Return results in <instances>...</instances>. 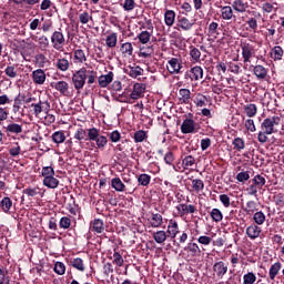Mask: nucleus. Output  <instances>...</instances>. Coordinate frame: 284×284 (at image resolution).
Wrapping results in <instances>:
<instances>
[{
	"mask_svg": "<svg viewBox=\"0 0 284 284\" xmlns=\"http://www.w3.org/2000/svg\"><path fill=\"white\" fill-rule=\"evenodd\" d=\"M88 80V69L81 68L80 70L75 71L72 75V83L74 90H83L85 87V81Z\"/></svg>",
	"mask_w": 284,
	"mask_h": 284,
	"instance_id": "f257e3e1",
	"label": "nucleus"
},
{
	"mask_svg": "<svg viewBox=\"0 0 284 284\" xmlns=\"http://www.w3.org/2000/svg\"><path fill=\"white\" fill-rule=\"evenodd\" d=\"M241 50H242L243 63H251L252 59L256 57V49L254 48L253 44H250L247 42H242Z\"/></svg>",
	"mask_w": 284,
	"mask_h": 284,
	"instance_id": "f03ea898",
	"label": "nucleus"
},
{
	"mask_svg": "<svg viewBox=\"0 0 284 284\" xmlns=\"http://www.w3.org/2000/svg\"><path fill=\"white\" fill-rule=\"evenodd\" d=\"M280 123L281 118L278 116L266 118L261 124V130L266 134H274L276 132V130H274V125H278Z\"/></svg>",
	"mask_w": 284,
	"mask_h": 284,
	"instance_id": "7ed1b4c3",
	"label": "nucleus"
},
{
	"mask_svg": "<svg viewBox=\"0 0 284 284\" xmlns=\"http://www.w3.org/2000/svg\"><path fill=\"white\" fill-rule=\"evenodd\" d=\"M51 43L53 50H57L58 52H63V45H65V36H63V32L54 31L51 34Z\"/></svg>",
	"mask_w": 284,
	"mask_h": 284,
	"instance_id": "20e7f679",
	"label": "nucleus"
},
{
	"mask_svg": "<svg viewBox=\"0 0 284 284\" xmlns=\"http://www.w3.org/2000/svg\"><path fill=\"white\" fill-rule=\"evenodd\" d=\"M182 134H196L199 132V123L192 119H185L181 124Z\"/></svg>",
	"mask_w": 284,
	"mask_h": 284,
	"instance_id": "39448f33",
	"label": "nucleus"
},
{
	"mask_svg": "<svg viewBox=\"0 0 284 284\" xmlns=\"http://www.w3.org/2000/svg\"><path fill=\"white\" fill-rule=\"evenodd\" d=\"M181 68H183V65L181 64V59L171 58L168 61L166 70L168 72H170V74H180Z\"/></svg>",
	"mask_w": 284,
	"mask_h": 284,
	"instance_id": "423d86ee",
	"label": "nucleus"
},
{
	"mask_svg": "<svg viewBox=\"0 0 284 284\" xmlns=\"http://www.w3.org/2000/svg\"><path fill=\"white\" fill-rule=\"evenodd\" d=\"M184 252H186L189 256H192V258H196L202 254L201 247L195 242L187 243L184 247Z\"/></svg>",
	"mask_w": 284,
	"mask_h": 284,
	"instance_id": "0eeeda50",
	"label": "nucleus"
},
{
	"mask_svg": "<svg viewBox=\"0 0 284 284\" xmlns=\"http://www.w3.org/2000/svg\"><path fill=\"white\" fill-rule=\"evenodd\" d=\"M31 108H33L34 116H39L41 114V112H50V102L40 101L39 103H32Z\"/></svg>",
	"mask_w": 284,
	"mask_h": 284,
	"instance_id": "6e6552de",
	"label": "nucleus"
},
{
	"mask_svg": "<svg viewBox=\"0 0 284 284\" xmlns=\"http://www.w3.org/2000/svg\"><path fill=\"white\" fill-rule=\"evenodd\" d=\"M143 94H145V84L135 83L133 85V91L130 93V99L136 101L138 99H141Z\"/></svg>",
	"mask_w": 284,
	"mask_h": 284,
	"instance_id": "1a4fd4ad",
	"label": "nucleus"
},
{
	"mask_svg": "<svg viewBox=\"0 0 284 284\" xmlns=\"http://www.w3.org/2000/svg\"><path fill=\"white\" fill-rule=\"evenodd\" d=\"M213 272L217 278H223L227 274V264L223 261L216 262L213 265Z\"/></svg>",
	"mask_w": 284,
	"mask_h": 284,
	"instance_id": "9d476101",
	"label": "nucleus"
},
{
	"mask_svg": "<svg viewBox=\"0 0 284 284\" xmlns=\"http://www.w3.org/2000/svg\"><path fill=\"white\" fill-rule=\"evenodd\" d=\"M261 232H263V230L257 224H251L246 227V235L251 241H256V239L261 236Z\"/></svg>",
	"mask_w": 284,
	"mask_h": 284,
	"instance_id": "9b49d317",
	"label": "nucleus"
},
{
	"mask_svg": "<svg viewBox=\"0 0 284 284\" xmlns=\"http://www.w3.org/2000/svg\"><path fill=\"white\" fill-rule=\"evenodd\" d=\"M31 77L36 85H43V83H45V71H43L42 69L34 70Z\"/></svg>",
	"mask_w": 284,
	"mask_h": 284,
	"instance_id": "f8f14e48",
	"label": "nucleus"
},
{
	"mask_svg": "<svg viewBox=\"0 0 284 284\" xmlns=\"http://www.w3.org/2000/svg\"><path fill=\"white\" fill-rule=\"evenodd\" d=\"M114 81V72L109 71L108 74H102L98 78L100 88H108Z\"/></svg>",
	"mask_w": 284,
	"mask_h": 284,
	"instance_id": "ddd939ff",
	"label": "nucleus"
},
{
	"mask_svg": "<svg viewBox=\"0 0 284 284\" xmlns=\"http://www.w3.org/2000/svg\"><path fill=\"white\" fill-rule=\"evenodd\" d=\"M4 132L10 135V134H21L23 132V125L17 124L14 122L9 123L7 126H3Z\"/></svg>",
	"mask_w": 284,
	"mask_h": 284,
	"instance_id": "4468645a",
	"label": "nucleus"
},
{
	"mask_svg": "<svg viewBox=\"0 0 284 284\" xmlns=\"http://www.w3.org/2000/svg\"><path fill=\"white\" fill-rule=\"evenodd\" d=\"M220 12L223 21H232L234 19V10L230 6L220 7Z\"/></svg>",
	"mask_w": 284,
	"mask_h": 284,
	"instance_id": "2eb2a0df",
	"label": "nucleus"
},
{
	"mask_svg": "<svg viewBox=\"0 0 284 284\" xmlns=\"http://www.w3.org/2000/svg\"><path fill=\"white\" fill-rule=\"evenodd\" d=\"M189 77H190L191 81H199V80L203 79V68H201L199 65L191 68L189 71Z\"/></svg>",
	"mask_w": 284,
	"mask_h": 284,
	"instance_id": "dca6fc26",
	"label": "nucleus"
},
{
	"mask_svg": "<svg viewBox=\"0 0 284 284\" xmlns=\"http://www.w3.org/2000/svg\"><path fill=\"white\" fill-rule=\"evenodd\" d=\"M166 234L171 236V239H176V234H179V223L176 220L169 221Z\"/></svg>",
	"mask_w": 284,
	"mask_h": 284,
	"instance_id": "f3484780",
	"label": "nucleus"
},
{
	"mask_svg": "<svg viewBox=\"0 0 284 284\" xmlns=\"http://www.w3.org/2000/svg\"><path fill=\"white\" fill-rule=\"evenodd\" d=\"M149 225L155 229L161 227V225H163V215L159 213H152L151 217L149 219Z\"/></svg>",
	"mask_w": 284,
	"mask_h": 284,
	"instance_id": "a211bd4d",
	"label": "nucleus"
},
{
	"mask_svg": "<svg viewBox=\"0 0 284 284\" xmlns=\"http://www.w3.org/2000/svg\"><path fill=\"white\" fill-rule=\"evenodd\" d=\"M176 210L180 212L181 216H185V214H194V212H196V207L192 204H179Z\"/></svg>",
	"mask_w": 284,
	"mask_h": 284,
	"instance_id": "6ab92c4d",
	"label": "nucleus"
},
{
	"mask_svg": "<svg viewBox=\"0 0 284 284\" xmlns=\"http://www.w3.org/2000/svg\"><path fill=\"white\" fill-rule=\"evenodd\" d=\"M253 68V74H255L256 79L263 80L267 77V69L261 64L251 65Z\"/></svg>",
	"mask_w": 284,
	"mask_h": 284,
	"instance_id": "aec40b11",
	"label": "nucleus"
},
{
	"mask_svg": "<svg viewBox=\"0 0 284 284\" xmlns=\"http://www.w3.org/2000/svg\"><path fill=\"white\" fill-rule=\"evenodd\" d=\"M232 8L233 10H235V12H240V14H243L244 12H247L248 4L243 0H234L232 3Z\"/></svg>",
	"mask_w": 284,
	"mask_h": 284,
	"instance_id": "412c9836",
	"label": "nucleus"
},
{
	"mask_svg": "<svg viewBox=\"0 0 284 284\" xmlns=\"http://www.w3.org/2000/svg\"><path fill=\"white\" fill-rule=\"evenodd\" d=\"M191 183H192L191 192L201 194V192H203V190H205V183L201 179H191Z\"/></svg>",
	"mask_w": 284,
	"mask_h": 284,
	"instance_id": "4be33fe9",
	"label": "nucleus"
},
{
	"mask_svg": "<svg viewBox=\"0 0 284 284\" xmlns=\"http://www.w3.org/2000/svg\"><path fill=\"white\" fill-rule=\"evenodd\" d=\"M90 229L92 232H95L97 234H102V232H104V230H105L103 220H101V219L93 220V222H91Z\"/></svg>",
	"mask_w": 284,
	"mask_h": 284,
	"instance_id": "5701e85b",
	"label": "nucleus"
},
{
	"mask_svg": "<svg viewBox=\"0 0 284 284\" xmlns=\"http://www.w3.org/2000/svg\"><path fill=\"white\" fill-rule=\"evenodd\" d=\"M192 100V92L190 91V89H180L179 90V101L181 103H190V101Z\"/></svg>",
	"mask_w": 284,
	"mask_h": 284,
	"instance_id": "b1692460",
	"label": "nucleus"
},
{
	"mask_svg": "<svg viewBox=\"0 0 284 284\" xmlns=\"http://www.w3.org/2000/svg\"><path fill=\"white\" fill-rule=\"evenodd\" d=\"M176 21V12L174 10H166L164 13V22L168 28H172Z\"/></svg>",
	"mask_w": 284,
	"mask_h": 284,
	"instance_id": "393cba45",
	"label": "nucleus"
},
{
	"mask_svg": "<svg viewBox=\"0 0 284 284\" xmlns=\"http://www.w3.org/2000/svg\"><path fill=\"white\" fill-rule=\"evenodd\" d=\"M43 185L44 187H49V190H57V187H59V180L54 178V175L44 178Z\"/></svg>",
	"mask_w": 284,
	"mask_h": 284,
	"instance_id": "a878e982",
	"label": "nucleus"
},
{
	"mask_svg": "<svg viewBox=\"0 0 284 284\" xmlns=\"http://www.w3.org/2000/svg\"><path fill=\"white\" fill-rule=\"evenodd\" d=\"M88 61V57H85V52L82 49H78L73 52V62L83 64Z\"/></svg>",
	"mask_w": 284,
	"mask_h": 284,
	"instance_id": "bb28decb",
	"label": "nucleus"
},
{
	"mask_svg": "<svg viewBox=\"0 0 284 284\" xmlns=\"http://www.w3.org/2000/svg\"><path fill=\"white\" fill-rule=\"evenodd\" d=\"M52 88H54V90H57L58 92H60V94H68V90H70V84H68V82L61 80L54 83V85H52Z\"/></svg>",
	"mask_w": 284,
	"mask_h": 284,
	"instance_id": "cd10ccee",
	"label": "nucleus"
},
{
	"mask_svg": "<svg viewBox=\"0 0 284 284\" xmlns=\"http://www.w3.org/2000/svg\"><path fill=\"white\" fill-rule=\"evenodd\" d=\"M282 267H283V264L281 262H275L274 264L271 265L268 271V276L271 281H274V278L278 276V272H281Z\"/></svg>",
	"mask_w": 284,
	"mask_h": 284,
	"instance_id": "c85d7f7f",
	"label": "nucleus"
},
{
	"mask_svg": "<svg viewBox=\"0 0 284 284\" xmlns=\"http://www.w3.org/2000/svg\"><path fill=\"white\" fill-rule=\"evenodd\" d=\"M168 232L165 231H156L153 233V241L158 243L159 245H163L165 241H168Z\"/></svg>",
	"mask_w": 284,
	"mask_h": 284,
	"instance_id": "c756f323",
	"label": "nucleus"
},
{
	"mask_svg": "<svg viewBox=\"0 0 284 284\" xmlns=\"http://www.w3.org/2000/svg\"><path fill=\"white\" fill-rule=\"evenodd\" d=\"M55 68L60 72H68L70 70V61L65 58H60L57 60Z\"/></svg>",
	"mask_w": 284,
	"mask_h": 284,
	"instance_id": "7c9ffc66",
	"label": "nucleus"
},
{
	"mask_svg": "<svg viewBox=\"0 0 284 284\" xmlns=\"http://www.w3.org/2000/svg\"><path fill=\"white\" fill-rule=\"evenodd\" d=\"M120 52L123 57H132L134 52V47H132V42H124L120 47Z\"/></svg>",
	"mask_w": 284,
	"mask_h": 284,
	"instance_id": "2f4dec72",
	"label": "nucleus"
},
{
	"mask_svg": "<svg viewBox=\"0 0 284 284\" xmlns=\"http://www.w3.org/2000/svg\"><path fill=\"white\" fill-rule=\"evenodd\" d=\"M111 187H113L115 192H125V184L121 181V178H113L111 180Z\"/></svg>",
	"mask_w": 284,
	"mask_h": 284,
	"instance_id": "473e14b6",
	"label": "nucleus"
},
{
	"mask_svg": "<svg viewBox=\"0 0 284 284\" xmlns=\"http://www.w3.org/2000/svg\"><path fill=\"white\" fill-rule=\"evenodd\" d=\"M283 48L281 45H276L271 50V59L273 61H281L283 59Z\"/></svg>",
	"mask_w": 284,
	"mask_h": 284,
	"instance_id": "72a5a7b5",
	"label": "nucleus"
},
{
	"mask_svg": "<svg viewBox=\"0 0 284 284\" xmlns=\"http://www.w3.org/2000/svg\"><path fill=\"white\" fill-rule=\"evenodd\" d=\"M0 210L2 212H4V214H8V212H10V210H12V200L8 196H4L0 201Z\"/></svg>",
	"mask_w": 284,
	"mask_h": 284,
	"instance_id": "f704fd0d",
	"label": "nucleus"
},
{
	"mask_svg": "<svg viewBox=\"0 0 284 284\" xmlns=\"http://www.w3.org/2000/svg\"><path fill=\"white\" fill-rule=\"evenodd\" d=\"M244 212L246 214H254V212H258V203H256V201L254 200H250L248 202H246Z\"/></svg>",
	"mask_w": 284,
	"mask_h": 284,
	"instance_id": "c9c22d12",
	"label": "nucleus"
},
{
	"mask_svg": "<svg viewBox=\"0 0 284 284\" xmlns=\"http://www.w3.org/2000/svg\"><path fill=\"white\" fill-rule=\"evenodd\" d=\"M151 181H152V176L148 173H142L138 176V183L142 187H148V185H150Z\"/></svg>",
	"mask_w": 284,
	"mask_h": 284,
	"instance_id": "e433bc0d",
	"label": "nucleus"
},
{
	"mask_svg": "<svg viewBox=\"0 0 284 284\" xmlns=\"http://www.w3.org/2000/svg\"><path fill=\"white\" fill-rule=\"evenodd\" d=\"M128 74L132 79H138V77H143V69L139 65L130 67L128 70Z\"/></svg>",
	"mask_w": 284,
	"mask_h": 284,
	"instance_id": "4c0bfd02",
	"label": "nucleus"
},
{
	"mask_svg": "<svg viewBox=\"0 0 284 284\" xmlns=\"http://www.w3.org/2000/svg\"><path fill=\"white\" fill-rule=\"evenodd\" d=\"M178 26H179V28L187 31V30H192L194 22H190V19L183 17L178 20Z\"/></svg>",
	"mask_w": 284,
	"mask_h": 284,
	"instance_id": "58836bf2",
	"label": "nucleus"
},
{
	"mask_svg": "<svg viewBox=\"0 0 284 284\" xmlns=\"http://www.w3.org/2000/svg\"><path fill=\"white\" fill-rule=\"evenodd\" d=\"M195 164L196 159H194V156L192 155H186L182 160V166L184 168V170H190V168H194Z\"/></svg>",
	"mask_w": 284,
	"mask_h": 284,
	"instance_id": "ea45409f",
	"label": "nucleus"
},
{
	"mask_svg": "<svg viewBox=\"0 0 284 284\" xmlns=\"http://www.w3.org/2000/svg\"><path fill=\"white\" fill-rule=\"evenodd\" d=\"M38 48L42 52H45V50H48V48H50V40H48V37L41 36L38 38Z\"/></svg>",
	"mask_w": 284,
	"mask_h": 284,
	"instance_id": "a19ab883",
	"label": "nucleus"
},
{
	"mask_svg": "<svg viewBox=\"0 0 284 284\" xmlns=\"http://www.w3.org/2000/svg\"><path fill=\"white\" fill-rule=\"evenodd\" d=\"M244 112L246 116L252 119L258 112V109L256 108V104L251 103L244 106Z\"/></svg>",
	"mask_w": 284,
	"mask_h": 284,
	"instance_id": "79ce46f5",
	"label": "nucleus"
},
{
	"mask_svg": "<svg viewBox=\"0 0 284 284\" xmlns=\"http://www.w3.org/2000/svg\"><path fill=\"white\" fill-rule=\"evenodd\" d=\"M265 213H263V211H257L253 214V221L255 223V225H263V223H265Z\"/></svg>",
	"mask_w": 284,
	"mask_h": 284,
	"instance_id": "37998d69",
	"label": "nucleus"
},
{
	"mask_svg": "<svg viewBox=\"0 0 284 284\" xmlns=\"http://www.w3.org/2000/svg\"><path fill=\"white\" fill-rule=\"evenodd\" d=\"M87 136H88V131L83 128H80L74 133L73 139H75V141H88Z\"/></svg>",
	"mask_w": 284,
	"mask_h": 284,
	"instance_id": "c03bdc74",
	"label": "nucleus"
},
{
	"mask_svg": "<svg viewBox=\"0 0 284 284\" xmlns=\"http://www.w3.org/2000/svg\"><path fill=\"white\" fill-rule=\"evenodd\" d=\"M118 41L119 37L116 36V33H110L105 39V43L109 48H116Z\"/></svg>",
	"mask_w": 284,
	"mask_h": 284,
	"instance_id": "a18cd8bd",
	"label": "nucleus"
},
{
	"mask_svg": "<svg viewBox=\"0 0 284 284\" xmlns=\"http://www.w3.org/2000/svg\"><path fill=\"white\" fill-rule=\"evenodd\" d=\"M210 216L215 223H221V221H223V212L219 209H212Z\"/></svg>",
	"mask_w": 284,
	"mask_h": 284,
	"instance_id": "49530a36",
	"label": "nucleus"
},
{
	"mask_svg": "<svg viewBox=\"0 0 284 284\" xmlns=\"http://www.w3.org/2000/svg\"><path fill=\"white\" fill-rule=\"evenodd\" d=\"M10 156H19L21 154V145H19V142L11 143V146L9 149Z\"/></svg>",
	"mask_w": 284,
	"mask_h": 284,
	"instance_id": "de8ad7c7",
	"label": "nucleus"
},
{
	"mask_svg": "<svg viewBox=\"0 0 284 284\" xmlns=\"http://www.w3.org/2000/svg\"><path fill=\"white\" fill-rule=\"evenodd\" d=\"M0 284H10V275L3 266H0Z\"/></svg>",
	"mask_w": 284,
	"mask_h": 284,
	"instance_id": "09e8293b",
	"label": "nucleus"
},
{
	"mask_svg": "<svg viewBox=\"0 0 284 284\" xmlns=\"http://www.w3.org/2000/svg\"><path fill=\"white\" fill-rule=\"evenodd\" d=\"M53 143H64L65 142V133L63 131H57L52 134Z\"/></svg>",
	"mask_w": 284,
	"mask_h": 284,
	"instance_id": "8fccbe9b",
	"label": "nucleus"
},
{
	"mask_svg": "<svg viewBox=\"0 0 284 284\" xmlns=\"http://www.w3.org/2000/svg\"><path fill=\"white\" fill-rule=\"evenodd\" d=\"M123 263H125L123 256L121 255V253L116 251V248H114L113 264L116 265L118 267H123Z\"/></svg>",
	"mask_w": 284,
	"mask_h": 284,
	"instance_id": "3c124183",
	"label": "nucleus"
},
{
	"mask_svg": "<svg viewBox=\"0 0 284 284\" xmlns=\"http://www.w3.org/2000/svg\"><path fill=\"white\" fill-rule=\"evenodd\" d=\"M133 139L135 143H143V141L148 139V132L139 130L134 133Z\"/></svg>",
	"mask_w": 284,
	"mask_h": 284,
	"instance_id": "603ef678",
	"label": "nucleus"
},
{
	"mask_svg": "<svg viewBox=\"0 0 284 284\" xmlns=\"http://www.w3.org/2000/svg\"><path fill=\"white\" fill-rule=\"evenodd\" d=\"M72 225V220L68 216H63L60 219L59 227L61 230H70V226Z\"/></svg>",
	"mask_w": 284,
	"mask_h": 284,
	"instance_id": "864d4df0",
	"label": "nucleus"
},
{
	"mask_svg": "<svg viewBox=\"0 0 284 284\" xmlns=\"http://www.w3.org/2000/svg\"><path fill=\"white\" fill-rule=\"evenodd\" d=\"M72 267L79 270V272H85V265L83 264V260L81 257H77L71 262Z\"/></svg>",
	"mask_w": 284,
	"mask_h": 284,
	"instance_id": "5fc2aeb1",
	"label": "nucleus"
},
{
	"mask_svg": "<svg viewBox=\"0 0 284 284\" xmlns=\"http://www.w3.org/2000/svg\"><path fill=\"white\" fill-rule=\"evenodd\" d=\"M87 134L89 141H94L100 136V130L97 128H91L87 130Z\"/></svg>",
	"mask_w": 284,
	"mask_h": 284,
	"instance_id": "6e6d98bb",
	"label": "nucleus"
},
{
	"mask_svg": "<svg viewBox=\"0 0 284 284\" xmlns=\"http://www.w3.org/2000/svg\"><path fill=\"white\" fill-rule=\"evenodd\" d=\"M152 34L149 31H142L139 36L138 39L140 41V43H142L143 45H145V43H150V39H151Z\"/></svg>",
	"mask_w": 284,
	"mask_h": 284,
	"instance_id": "4d7b16f0",
	"label": "nucleus"
},
{
	"mask_svg": "<svg viewBox=\"0 0 284 284\" xmlns=\"http://www.w3.org/2000/svg\"><path fill=\"white\" fill-rule=\"evenodd\" d=\"M190 57L193 61L199 63L201 61V50L196 49V47H191Z\"/></svg>",
	"mask_w": 284,
	"mask_h": 284,
	"instance_id": "13d9d810",
	"label": "nucleus"
},
{
	"mask_svg": "<svg viewBox=\"0 0 284 284\" xmlns=\"http://www.w3.org/2000/svg\"><path fill=\"white\" fill-rule=\"evenodd\" d=\"M95 145L99 150H103L108 145V138L105 135H100L95 140Z\"/></svg>",
	"mask_w": 284,
	"mask_h": 284,
	"instance_id": "bf43d9fd",
	"label": "nucleus"
},
{
	"mask_svg": "<svg viewBox=\"0 0 284 284\" xmlns=\"http://www.w3.org/2000/svg\"><path fill=\"white\" fill-rule=\"evenodd\" d=\"M234 149L237 150V152H241V150H245V140L241 138H235L233 140Z\"/></svg>",
	"mask_w": 284,
	"mask_h": 284,
	"instance_id": "052dcab7",
	"label": "nucleus"
},
{
	"mask_svg": "<svg viewBox=\"0 0 284 284\" xmlns=\"http://www.w3.org/2000/svg\"><path fill=\"white\" fill-rule=\"evenodd\" d=\"M53 272L59 276H63V274H65V264H63V262H55Z\"/></svg>",
	"mask_w": 284,
	"mask_h": 284,
	"instance_id": "680f3d73",
	"label": "nucleus"
},
{
	"mask_svg": "<svg viewBox=\"0 0 284 284\" xmlns=\"http://www.w3.org/2000/svg\"><path fill=\"white\" fill-rule=\"evenodd\" d=\"M253 183L258 187V190H262L263 185H265L266 181L263 175L257 174L253 178Z\"/></svg>",
	"mask_w": 284,
	"mask_h": 284,
	"instance_id": "e2e57ef3",
	"label": "nucleus"
},
{
	"mask_svg": "<svg viewBox=\"0 0 284 284\" xmlns=\"http://www.w3.org/2000/svg\"><path fill=\"white\" fill-rule=\"evenodd\" d=\"M79 21L82 26H85V23H90V21H92V16H90L88 11H83L79 14Z\"/></svg>",
	"mask_w": 284,
	"mask_h": 284,
	"instance_id": "0e129e2a",
	"label": "nucleus"
},
{
	"mask_svg": "<svg viewBox=\"0 0 284 284\" xmlns=\"http://www.w3.org/2000/svg\"><path fill=\"white\" fill-rule=\"evenodd\" d=\"M41 176H43V179H48L49 176H54V168L43 166L41 171Z\"/></svg>",
	"mask_w": 284,
	"mask_h": 284,
	"instance_id": "69168bd1",
	"label": "nucleus"
},
{
	"mask_svg": "<svg viewBox=\"0 0 284 284\" xmlns=\"http://www.w3.org/2000/svg\"><path fill=\"white\" fill-rule=\"evenodd\" d=\"M243 283L254 284L256 283V275L253 272H248L243 276Z\"/></svg>",
	"mask_w": 284,
	"mask_h": 284,
	"instance_id": "338daca9",
	"label": "nucleus"
},
{
	"mask_svg": "<svg viewBox=\"0 0 284 284\" xmlns=\"http://www.w3.org/2000/svg\"><path fill=\"white\" fill-rule=\"evenodd\" d=\"M244 126L247 132H256V124H254V120L247 119L244 121Z\"/></svg>",
	"mask_w": 284,
	"mask_h": 284,
	"instance_id": "774afa93",
	"label": "nucleus"
}]
</instances>
